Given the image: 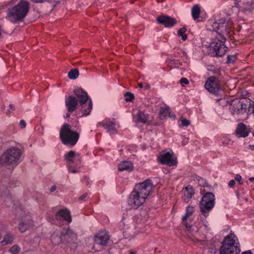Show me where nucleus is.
Returning a JSON list of instances; mask_svg holds the SVG:
<instances>
[{
	"label": "nucleus",
	"instance_id": "obj_54",
	"mask_svg": "<svg viewBox=\"0 0 254 254\" xmlns=\"http://www.w3.org/2000/svg\"><path fill=\"white\" fill-rule=\"evenodd\" d=\"M253 113L254 114V105L253 108Z\"/></svg>",
	"mask_w": 254,
	"mask_h": 254
},
{
	"label": "nucleus",
	"instance_id": "obj_28",
	"mask_svg": "<svg viewBox=\"0 0 254 254\" xmlns=\"http://www.w3.org/2000/svg\"><path fill=\"white\" fill-rule=\"evenodd\" d=\"M194 212L193 207L189 205L186 208V212L185 215L183 217L182 220L183 221L186 220Z\"/></svg>",
	"mask_w": 254,
	"mask_h": 254
},
{
	"label": "nucleus",
	"instance_id": "obj_21",
	"mask_svg": "<svg viewBox=\"0 0 254 254\" xmlns=\"http://www.w3.org/2000/svg\"><path fill=\"white\" fill-rule=\"evenodd\" d=\"M133 169L132 164L130 161H124L120 163L118 165V170L119 171H127L129 172L132 171Z\"/></svg>",
	"mask_w": 254,
	"mask_h": 254
},
{
	"label": "nucleus",
	"instance_id": "obj_43",
	"mask_svg": "<svg viewBox=\"0 0 254 254\" xmlns=\"http://www.w3.org/2000/svg\"><path fill=\"white\" fill-rule=\"evenodd\" d=\"M83 180L86 183V185L87 186L89 185V178L87 176H84L83 178Z\"/></svg>",
	"mask_w": 254,
	"mask_h": 254
},
{
	"label": "nucleus",
	"instance_id": "obj_26",
	"mask_svg": "<svg viewBox=\"0 0 254 254\" xmlns=\"http://www.w3.org/2000/svg\"><path fill=\"white\" fill-rule=\"evenodd\" d=\"M51 242L54 245H58L62 242V238L57 233H53L51 237Z\"/></svg>",
	"mask_w": 254,
	"mask_h": 254
},
{
	"label": "nucleus",
	"instance_id": "obj_34",
	"mask_svg": "<svg viewBox=\"0 0 254 254\" xmlns=\"http://www.w3.org/2000/svg\"><path fill=\"white\" fill-rule=\"evenodd\" d=\"M181 121L183 127H188L190 125V122L186 119H182Z\"/></svg>",
	"mask_w": 254,
	"mask_h": 254
},
{
	"label": "nucleus",
	"instance_id": "obj_2",
	"mask_svg": "<svg viewBox=\"0 0 254 254\" xmlns=\"http://www.w3.org/2000/svg\"><path fill=\"white\" fill-rule=\"evenodd\" d=\"M30 8V3L26 0H20L14 6L7 9L6 18L13 23L23 22Z\"/></svg>",
	"mask_w": 254,
	"mask_h": 254
},
{
	"label": "nucleus",
	"instance_id": "obj_32",
	"mask_svg": "<svg viewBox=\"0 0 254 254\" xmlns=\"http://www.w3.org/2000/svg\"><path fill=\"white\" fill-rule=\"evenodd\" d=\"M20 249L17 245L12 246L9 249V252L12 254H18L20 252Z\"/></svg>",
	"mask_w": 254,
	"mask_h": 254
},
{
	"label": "nucleus",
	"instance_id": "obj_45",
	"mask_svg": "<svg viewBox=\"0 0 254 254\" xmlns=\"http://www.w3.org/2000/svg\"><path fill=\"white\" fill-rule=\"evenodd\" d=\"M241 254H253L251 251H247L243 252Z\"/></svg>",
	"mask_w": 254,
	"mask_h": 254
},
{
	"label": "nucleus",
	"instance_id": "obj_10",
	"mask_svg": "<svg viewBox=\"0 0 254 254\" xmlns=\"http://www.w3.org/2000/svg\"><path fill=\"white\" fill-rule=\"evenodd\" d=\"M64 158L68 164V169L69 172L75 173L78 172V170L72 168L75 162L80 163L81 157L78 153H76L75 151L71 150L64 155Z\"/></svg>",
	"mask_w": 254,
	"mask_h": 254
},
{
	"label": "nucleus",
	"instance_id": "obj_41",
	"mask_svg": "<svg viewBox=\"0 0 254 254\" xmlns=\"http://www.w3.org/2000/svg\"><path fill=\"white\" fill-rule=\"evenodd\" d=\"M19 126L21 128H24L26 127V124L24 120H21L19 123Z\"/></svg>",
	"mask_w": 254,
	"mask_h": 254
},
{
	"label": "nucleus",
	"instance_id": "obj_11",
	"mask_svg": "<svg viewBox=\"0 0 254 254\" xmlns=\"http://www.w3.org/2000/svg\"><path fill=\"white\" fill-rule=\"evenodd\" d=\"M145 200L144 197L133 190L129 196L127 202L131 208L137 209L145 202Z\"/></svg>",
	"mask_w": 254,
	"mask_h": 254
},
{
	"label": "nucleus",
	"instance_id": "obj_52",
	"mask_svg": "<svg viewBox=\"0 0 254 254\" xmlns=\"http://www.w3.org/2000/svg\"><path fill=\"white\" fill-rule=\"evenodd\" d=\"M249 180L250 181L252 182V181H254V177L250 178Z\"/></svg>",
	"mask_w": 254,
	"mask_h": 254
},
{
	"label": "nucleus",
	"instance_id": "obj_38",
	"mask_svg": "<svg viewBox=\"0 0 254 254\" xmlns=\"http://www.w3.org/2000/svg\"><path fill=\"white\" fill-rule=\"evenodd\" d=\"M32 2L35 3H43L44 2H51L52 0H31Z\"/></svg>",
	"mask_w": 254,
	"mask_h": 254
},
{
	"label": "nucleus",
	"instance_id": "obj_18",
	"mask_svg": "<svg viewBox=\"0 0 254 254\" xmlns=\"http://www.w3.org/2000/svg\"><path fill=\"white\" fill-rule=\"evenodd\" d=\"M137 120L138 123L144 124H149L152 121V117L148 114L142 111H139L137 114Z\"/></svg>",
	"mask_w": 254,
	"mask_h": 254
},
{
	"label": "nucleus",
	"instance_id": "obj_23",
	"mask_svg": "<svg viewBox=\"0 0 254 254\" xmlns=\"http://www.w3.org/2000/svg\"><path fill=\"white\" fill-rule=\"evenodd\" d=\"M13 240L14 236L12 234L7 233L4 236L3 240L1 242V245L11 244L13 243Z\"/></svg>",
	"mask_w": 254,
	"mask_h": 254
},
{
	"label": "nucleus",
	"instance_id": "obj_40",
	"mask_svg": "<svg viewBox=\"0 0 254 254\" xmlns=\"http://www.w3.org/2000/svg\"><path fill=\"white\" fill-rule=\"evenodd\" d=\"M87 194H88V193L86 192V193H85L83 194L82 195H81L79 197V199H78L79 200H80V201L85 200V198L87 197Z\"/></svg>",
	"mask_w": 254,
	"mask_h": 254
},
{
	"label": "nucleus",
	"instance_id": "obj_19",
	"mask_svg": "<svg viewBox=\"0 0 254 254\" xmlns=\"http://www.w3.org/2000/svg\"><path fill=\"white\" fill-rule=\"evenodd\" d=\"M183 192L184 195L182 197V199L186 202H188L194 194V190L190 185H188L186 187Z\"/></svg>",
	"mask_w": 254,
	"mask_h": 254
},
{
	"label": "nucleus",
	"instance_id": "obj_3",
	"mask_svg": "<svg viewBox=\"0 0 254 254\" xmlns=\"http://www.w3.org/2000/svg\"><path fill=\"white\" fill-rule=\"evenodd\" d=\"M240 245L236 235L230 234L225 237L219 248V254H239Z\"/></svg>",
	"mask_w": 254,
	"mask_h": 254
},
{
	"label": "nucleus",
	"instance_id": "obj_46",
	"mask_svg": "<svg viewBox=\"0 0 254 254\" xmlns=\"http://www.w3.org/2000/svg\"><path fill=\"white\" fill-rule=\"evenodd\" d=\"M169 116H170L171 118H175V114H174L173 113L170 112V113H169Z\"/></svg>",
	"mask_w": 254,
	"mask_h": 254
},
{
	"label": "nucleus",
	"instance_id": "obj_47",
	"mask_svg": "<svg viewBox=\"0 0 254 254\" xmlns=\"http://www.w3.org/2000/svg\"><path fill=\"white\" fill-rule=\"evenodd\" d=\"M212 71L213 73H218V72H219V70L218 69H217V68H214Z\"/></svg>",
	"mask_w": 254,
	"mask_h": 254
},
{
	"label": "nucleus",
	"instance_id": "obj_16",
	"mask_svg": "<svg viewBox=\"0 0 254 254\" xmlns=\"http://www.w3.org/2000/svg\"><path fill=\"white\" fill-rule=\"evenodd\" d=\"M55 218L58 220H64L68 223L72 220L70 212L67 208L59 210L55 214Z\"/></svg>",
	"mask_w": 254,
	"mask_h": 254
},
{
	"label": "nucleus",
	"instance_id": "obj_42",
	"mask_svg": "<svg viewBox=\"0 0 254 254\" xmlns=\"http://www.w3.org/2000/svg\"><path fill=\"white\" fill-rule=\"evenodd\" d=\"M236 184V182H235V180H231L229 184H228V185L230 187V188H233L234 186H235Z\"/></svg>",
	"mask_w": 254,
	"mask_h": 254
},
{
	"label": "nucleus",
	"instance_id": "obj_8",
	"mask_svg": "<svg viewBox=\"0 0 254 254\" xmlns=\"http://www.w3.org/2000/svg\"><path fill=\"white\" fill-rule=\"evenodd\" d=\"M215 200V195L212 192H207L202 197L199 202V208L200 212L204 216L207 217L214 206Z\"/></svg>",
	"mask_w": 254,
	"mask_h": 254
},
{
	"label": "nucleus",
	"instance_id": "obj_29",
	"mask_svg": "<svg viewBox=\"0 0 254 254\" xmlns=\"http://www.w3.org/2000/svg\"><path fill=\"white\" fill-rule=\"evenodd\" d=\"M187 28L186 27H182L178 31V35L181 37L182 39L184 41H186L188 38L187 34H185Z\"/></svg>",
	"mask_w": 254,
	"mask_h": 254
},
{
	"label": "nucleus",
	"instance_id": "obj_37",
	"mask_svg": "<svg viewBox=\"0 0 254 254\" xmlns=\"http://www.w3.org/2000/svg\"><path fill=\"white\" fill-rule=\"evenodd\" d=\"M235 180L236 181H237V182H239V184L240 185H242L243 184V182H241V180H242V177L239 174H237L236 176H235Z\"/></svg>",
	"mask_w": 254,
	"mask_h": 254
},
{
	"label": "nucleus",
	"instance_id": "obj_12",
	"mask_svg": "<svg viewBox=\"0 0 254 254\" xmlns=\"http://www.w3.org/2000/svg\"><path fill=\"white\" fill-rule=\"evenodd\" d=\"M216 78L214 76L208 78L205 82V88L209 92L217 95L221 87L216 82Z\"/></svg>",
	"mask_w": 254,
	"mask_h": 254
},
{
	"label": "nucleus",
	"instance_id": "obj_7",
	"mask_svg": "<svg viewBox=\"0 0 254 254\" xmlns=\"http://www.w3.org/2000/svg\"><path fill=\"white\" fill-rule=\"evenodd\" d=\"M250 99H236L232 101L229 108L231 114L234 116H238L246 113L247 109L252 106Z\"/></svg>",
	"mask_w": 254,
	"mask_h": 254
},
{
	"label": "nucleus",
	"instance_id": "obj_36",
	"mask_svg": "<svg viewBox=\"0 0 254 254\" xmlns=\"http://www.w3.org/2000/svg\"><path fill=\"white\" fill-rule=\"evenodd\" d=\"M169 109L167 108H161L160 110V114L161 115H164L165 116L166 114L168 112Z\"/></svg>",
	"mask_w": 254,
	"mask_h": 254
},
{
	"label": "nucleus",
	"instance_id": "obj_1",
	"mask_svg": "<svg viewBox=\"0 0 254 254\" xmlns=\"http://www.w3.org/2000/svg\"><path fill=\"white\" fill-rule=\"evenodd\" d=\"M226 20L225 18H221L214 22L210 26H208L210 31H215L217 35L210 43L209 48L210 54L212 57H222L228 49L225 45L226 39L225 34L229 33V29L227 27Z\"/></svg>",
	"mask_w": 254,
	"mask_h": 254
},
{
	"label": "nucleus",
	"instance_id": "obj_50",
	"mask_svg": "<svg viewBox=\"0 0 254 254\" xmlns=\"http://www.w3.org/2000/svg\"><path fill=\"white\" fill-rule=\"evenodd\" d=\"M138 86L140 88L143 87V83L142 82H140L139 83Z\"/></svg>",
	"mask_w": 254,
	"mask_h": 254
},
{
	"label": "nucleus",
	"instance_id": "obj_6",
	"mask_svg": "<svg viewBox=\"0 0 254 254\" xmlns=\"http://www.w3.org/2000/svg\"><path fill=\"white\" fill-rule=\"evenodd\" d=\"M73 93L75 95L79 106L81 107V111L83 116L89 115L92 109V102L91 99H88L87 93L82 89L79 88L75 89Z\"/></svg>",
	"mask_w": 254,
	"mask_h": 254
},
{
	"label": "nucleus",
	"instance_id": "obj_27",
	"mask_svg": "<svg viewBox=\"0 0 254 254\" xmlns=\"http://www.w3.org/2000/svg\"><path fill=\"white\" fill-rule=\"evenodd\" d=\"M79 75V71L77 68H72L68 73V76L70 79H75Z\"/></svg>",
	"mask_w": 254,
	"mask_h": 254
},
{
	"label": "nucleus",
	"instance_id": "obj_56",
	"mask_svg": "<svg viewBox=\"0 0 254 254\" xmlns=\"http://www.w3.org/2000/svg\"><path fill=\"white\" fill-rule=\"evenodd\" d=\"M253 135L254 136V132L253 133Z\"/></svg>",
	"mask_w": 254,
	"mask_h": 254
},
{
	"label": "nucleus",
	"instance_id": "obj_13",
	"mask_svg": "<svg viewBox=\"0 0 254 254\" xmlns=\"http://www.w3.org/2000/svg\"><path fill=\"white\" fill-rule=\"evenodd\" d=\"M157 21L159 23L168 28L173 27L177 23V21L175 18L167 15L158 16L157 18Z\"/></svg>",
	"mask_w": 254,
	"mask_h": 254
},
{
	"label": "nucleus",
	"instance_id": "obj_55",
	"mask_svg": "<svg viewBox=\"0 0 254 254\" xmlns=\"http://www.w3.org/2000/svg\"><path fill=\"white\" fill-rule=\"evenodd\" d=\"M87 107H85V109H87Z\"/></svg>",
	"mask_w": 254,
	"mask_h": 254
},
{
	"label": "nucleus",
	"instance_id": "obj_14",
	"mask_svg": "<svg viewBox=\"0 0 254 254\" xmlns=\"http://www.w3.org/2000/svg\"><path fill=\"white\" fill-rule=\"evenodd\" d=\"M158 160L162 164H166L169 166H175L177 163L176 159L174 158L172 154L169 152L161 155L158 157Z\"/></svg>",
	"mask_w": 254,
	"mask_h": 254
},
{
	"label": "nucleus",
	"instance_id": "obj_20",
	"mask_svg": "<svg viewBox=\"0 0 254 254\" xmlns=\"http://www.w3.org/2000/svg\"><path fill=\"white\" fill-rule=\"evenodd\" d=\"M235 132L239 137H245L248 135L250 131L245 124L239 123L237 125Z\"/></svg>",
	"mask_w": 254,
	"mask_h": 254
},
{
	"label": "nucleus",
	"instance_id": "obj_5",
	"mask_svg": "<svg viewBox=\"0 0 254 254\" xmlns=\"http://www.w3.org/2000/svg\"><path fill=\"white\" fill-rule=\"evenodd\" d=\"M79 138V133L72 130L69 124H65L62 126L60 130V138L64 145L74 146Z\"/></svg>",
	"mask_w": 254,
	"mask_h": 254
},
{
	"label": "nucleus",
	"instance_id": "obj_31",
	"mask_svg": "<svg viewBox=\"0 0 254 254\" xmlns=\"http://www.w3.org/2000/svg\"><path fill=\"white\" fill-rule=\"evenodd\" d=\"M124 96L125 97V99L127 102H132L134 98V95L129 92H126Z\"/></svg>",
	"mask_w": 254,
	"mask_h": 254
},
{
	"label": "nucleus",
	"instance_id": "obj_22",
	"mask_svg": "<svg viewBox=\"0 0 254 254\" xmlns=\"http://www.w3.org/2000/svg\"><path fill=\"white\" fill-rule=\"evenodd\" d=\"M115 124L114 122L111 121L108 124H105L103 122H99L98 126L104 127L107 131L110 133H114L116 131L115 127Z\"/></svg>",
	"mask_w": 254,
	"mask_h": 254
},
{
	"label": "nucleus",
	"instance_id": "obj_9",
	"mask_svg": "<svg viewBox=\"0 0 254 254\" xmlns=\"http://www.w3.org/2000/svg\"><path fill=\"white\" fill-rule=\"evenodd\" d=\"M155 186L149 179H147L142 183L136 184L134 190L139 193L142 197L146 199L154 190Z\"/></svg>",
	"mask_w": 254,
	"mask_h": 254
},
{
	"label": "nucleus",
	"instance_id": "obj_33",
	"mask_svg": "<svg viewBox=\"0 0 254 254\" xmlns=\"http://www.w3.org/2000/svg\"><path fill=\"white\" fill-rule=\"evenodd\" d=\"M236 60V57L234 55H228L227 57V63L233 64Z\"/></svg>",
	"mask_w": 254,
	"mask_h": 254
},
{
	"label": "nucleus",
	"instance_id": "obj_44",
	"mask_svg": "<svg viewBox=\"0 0 254 254\" xmlns=\"http://www.w3.org/2000/svg\"><path fill=\"white\" fill-rule=\"evenodd\" d=\"M56 189H57V187L56 186H55V185L52 186L50 189V191L51 192H53L56 190Z\"/></svg>",
	"mask_w": 254,
	"mask_h": 254
},
{
	"label": "nucleus",
	"instance_id": "obj_30",
	"mask_svg": "<svg viewBox=\"0 0 254 254\" xmlns=\"http://www.w3.org/2000/svg\"><path fill=\"white\" fill-rule=\"evenodd\" d=\"M29 226V224L28 223L21 222L19 224L18 229L21 233H23L26 231Z\"/></svg>",
	"mask_w": 254,
	"mask_h": 254
},
{
	"label": "nucleus",
	"instance_id": "obj_15",
	"mask_svg": "<svg viewBox=\"0 0 254 254\" xmlns=\"http://www.w3.org/2000/svg\"><path fill=\"white\" fill-rule=\"evenodd\" d=\"M65 105L68 112L72 113L76 109L78 105L76 97L69 95L65 100Z\"/></svg>",
	"mask_w": 254,
	"mask_h": 254
},
{
	"label": "nucleus",
	"instance_id": "obj_53",
	"mask_svg": "<svg viewBox=\"0 0 254 254\" xmlns=\"http://www.w3.org/2000/svg\"><path fill=\"white\" fill-rule=\"evenodd\" d=\"M150 88V85H149V84H147L146 85V89H149V88Z\"/></svg>",
	"mask_w": 254,
	"mask_h": 254
},
{
	"label": "nucleus",
	"instance_id": "obj_51",
	"mask_svg": "<svg viewBox=\"0 0 254 254\" xmlns=\"http://www.w3.org/2000/svg\"><path fill=\"white\" fill-rule=\"evenodd\" d=\"M69 116H70V114H69V113H68L66 114V115H65V118H69Z\"/></svg>",
	"mask_w": 254,
	"mask_h": 254
},
{
	"label": "nucleus",
	"instance_id": "obj_17",
	"mask_svg": "<svg viewBox=\"0 0 254 254\" xmlns=\"http://www.w3.org/2000/svg\"><path fill=\"white\" fill-rule=\"evenodd\" d=\"M109 239V236L104 232H100L94 237L95 243L101 246H106Z\"/></svg>",
	"mask_w": 254,
	"mask_h": 254
},
{
	"label": "nucleus",
	"instance_id": "obj_39",
	"mask_svg": "<svg viewBox=\"0 0 254 254\" xmlns=\"http://www.w3.org/2000/svg\"><path fill=\"white\" fill-rule=\"evenodd\" d=\"M180 81L181 84H185L186 85L188 84L189 83L188 79L185 77L182 78Z\"/></svg>",
	"mask_w": 254,
	"mask_h": 254
},
{
	"label": "nucleus",
	"instance_id": "obj_25",
	"mask_svg": "<svg viewBox=\"0 0 254 254\" xmlns=\"http://www.w3.org/2000/svg\"><path fill=\"white\" fill-rule=\"evenodd\" d=\"M64 238H67V241L71 242L76 238V234L70 229H67L66 233L64 235Z\"/></svg>",
	"mask_w": 254,
	"mask_h": 254
},
{
	"label": "nucleus",
	"instance_id": "obj_24",
	"mask_svg": "<svg viewBox=\"0 0 254 254\" xmlns=\"http://www.w3.org/2000/svg\"><path fill=\"white\" fill-rule=\"evenodd\" d=\"M200 13V8L198 4L194 5L191 9V15L193 19L195 20L199 17Z\"/></svg>",
	"mask_w": 254,
	"mask_h": 254
},
{
	"label": "nucleus",
	"instance_id": "obj_49",
	"mask_svg": "<svg viewBox=\"0 0 254 254\" xmlns=\"http://www.w3.org/2000/svg\"><path fill=\"white\" fill-rule=\"evenodd\" d=\"M9 108H10V109H11V110H15V108H14V105H12V104H10L9 105Z\"/></svg>",
	"mask_w": 254,
	"mask_h": 254
},
{
	"label": "nucleus",
	"instance_id": "obj_35",
	"mask_svg": "<svg viewBox=\"0 0 254 254\" xmlns=\"http://www.w3.org/2000/svg\"><path fill=\"white\" fill-rule=\"evenodd\" d=\"M5 204L7 205L8 206L10 207L11 205V204L12 203V202L11 201V196H8L7 197L5 200Z\"/></svg>",
	"mask_w": 254,
	"mask_h": 254
},
{
	"label": "nucleus",
	"instance_id": "obj_4",
	"mask_svg": "<svg viewBox=\"0 0 254 254\" xmlns=\"http://www.w3.org/2000/svg\"><path fill=\"white\" fill-rule=\"evenodd\" d=\"M21 155L20 149L12 147L7 149L0 158V164L6 167L16 166Z\"/></svg>",
	"mask_w": 254,
	"mask_h": 254
},
{
	"label": "nucleus",
	"instance_id": "obj_48",
	"mask_svg": "<svg viewBox=\"0 0 254 254\" xmlns=\"http://www.w3.org/2000/svg\"><path fill=\"white\" fill-rule=\"evenodd\" d=\"M136 252L133 250H131L129 251V254H136Z\"/></svg>",
	"mask_w": 254,
	"mask_h": 254
}]
</instances>
